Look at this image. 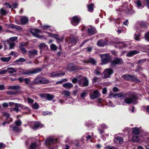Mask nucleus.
<instances>
[{
    "mask_svg": "<svg viewBox=\"0 0 149 149\" xmlns=\"http://www.w3.org/2000/svg\"><path fill=\"white\" fill-rule=\"evenodd\" d=\"M123 138L121 137H115L114 139V141L115 143H118L120 144H122L123 143Z\"/></svg>",
    "mask_w": 149,
    "mask_h": 149,
    "instance_id": "22",
    "label": "nucleus"
},
{
    "mask_svg": "<svg viewBox=\"0 0 149 149\" xmlns=\"http://www.w3.org/2000/svg\"><path fill=\"white\" fill-rule=\"evenodd\" d=\"M39 47L41 50L44 49H47L48 48L47 45L43 43L40 44L39 45Z\"/></svg>",
    "mask_w": 149,
    "mask_h": 149,
    "instance_id": "31",
    "label": "nucleus"
},
{
    "mask_svg": "<svg viewBox=\"0 0 149 149\" xmlns=\"http://www.w3.org/2000/svg\"><path fill=\"white\" fill-rule=\"evenodd\" d=\"M6 145L2 143H0V148H5Z\"/></svg>",
    "mask_w": 149,
    "mask_h": 149,
    "instance_id": "63",
    "label": "nucleus"
},
{
    "mask_svg": "<svg viewBox=\"0 0 149 149\" xmlns=\"http://www.w3.org/2000/svg\"><path fill=\"white\" fill-rule=\"evenodd\" d=\"M101 80V79L100 77H94L93 79H92V82L93 83L100 81Z\"/></svg>",
    "mask_w": 149,
    "mask_h": 149,
    "instance_id": "41",
    "label": "nucleus"
},
{
    "mask_svg": "<svg viewBox=\"0 0 149 149\" xmlns=\"http://www.w3.org/2000/svg\"><path fill=\"white\" fill-rule=\"evenodd\" d=\"M45 97H46L48 100H51L55 97V96L53 95L47 94L45 95Z\"/></svg>",
    "mask_w": 149,
    "mask_h": 149,
    "instance_id": "32",
    "label": "nucleus"
},
{
    "mask_svg": "<svg viewBox=\"0 0 149 149\" xmlns=\"http://www.w3.org/2000/svg\"><path fill=\"white\" fill-rule=\"evenodd\" d=\"M136 6L138 8H142L144 7L141 3V1L139 0L137 1L136 2Z\"/></svg>",
    "mask_w": 149,
    "mask_h": 149,
    "instance_id": "30",
    "label": "nucleus"
},
{
    "mask_svg": "<svg viewBox=\"0 0 149 149\" xmlns=\"http://www.w3.org/2000/svg\"><path fill=\"white\" fill-rule=\"evenodd\" d=\"M28 21V18L24 16H22L20 20V22L22 24H26Z\"/></svg>",
    "mask_w": 149,
    "mask_h": 149,
    "instance_id": "19",
    "label": "nucleus"
},
{
    "mask_svg": "<svg viewBox=\"0 0 149 149\" xmlns=\"http://www.w3.org/2000/svg\"><path fill=\"white\" fill-rule=\"evenodd\" d=\"M50 48L52 50H56L57 49V47L54 44H52L50 45Z\"/></svg>",
    "mask_w": 149,
    "mask_h": 149,
    "instance_id": "47",
    "label": "nucleus"
},
{
    "mask_svg": "<svg viewBox=\"0 0 149 149\" xmlns=\"http://www.w3.org/2000/svg\"><path fill=\"white\" fill-rule=\"evenodd\" d=\"M27 45V43L26 42H22L21 44L20 47H24V46Z\"/></svg>",
    "mask_w": 149,
    "mask_h": 149,
    "instance_id": "59",
    "label": "nucleus"
},
{
    "mask_svg": "<svg viewBox=\"0 0 149 149\" xmlns=\"http://www.w3.org/2000/svg\"><path fill=\"white\" fill-rule=\"evenodd\" d=\"M88 92L86 91H83L82 92L80 96L82 98L86 96L87 95Z\"/></svg>",
    "mask_w": 149,
    "mask_h": 149,
    "instance_id": "43",
    "label": "nucleus"
},
{
    "mask_svg": "<svg viewBox=\"0 0 149 149\" xmlns=\"http://www.w3.org/2000/svg\"><path fill=\"white\" fill-rule=\"evenodd\" d=\"M85 62L87 63H90L92 65H95L96 63V61L92 58H89L86 60Z\"/></svg>",
    "mask_w": 149,
    "mask_h": 149,
    "instance_id": "23",
    "label": "nucleus"
},
{
    "mask_svg": "<svg viewBox=\"0 0 149 149\" xmlns=\"http://www.w3.org/2000/svg\"><path fill=\"white\" fill-rule=\"evenodd\" d=\"M113 73V70L110 68L105 69L104 71V78L109 77Z\"/></svg>",
    "mask_w": 149,
    "mask_h": 149,
    "instance_id": "9",
    "label": "nucleus"
},
{
    "mask_svg": "<svg viewBox=\"0 0 149 149\" xmlns=\"http://www.w3.org/2000/svg\"><path fill=\"white\" fill-rule=\"evenodd\" d=\"M87 30L88 33L89 35H92L95 34L96 32V29L91 26H89Z\"/></svg>",
    "mask_w": 149,
    "mask_h": 149,
    "instance_id": "15",
    "label": "nucleus"
},
{
    "mask_svg": "<svg viewBox=\"0 0 149 149\" xmlns=\"http://www.w3.org/2000/svg\"><path fill=\"white\" fill-rule=\"evenodd\" d=\"M41 84H45L49 82V81L45 78L41 77Z\"/></svg>",
    "mask_w": 149,
    "mask_h": 149,
    "instance_id": "38",
    "label": "nucleus"
},
{
    "mask_svg": "<svg viewBox=\"0 0 149 149\" xmlns=\"http://www.w3.org/2000/svg\"><path fill=\"white\" fill-rule=\"evenodd\" d=\"M27 100L28 101V102L29 103V104H33L34 102V100L30 98H27Z\"/></svg>",
    "mask_w": 149,
    "mask_h": 149,
    "instance_id": "51",
    "label": "nucleus"
},
{
    "mask_svg": "<svg viewBox=\"0 0 149 149\" xmlns=\"http://www.w3.org/2000/svg\"><path fill=\"white\" fill-rule=\"evenodd\" d=\"M9 43L10 46L9 49H14L15 45V42H9Z\"/></svg>",
    "mask_w": 149,
    "mask_h": 149,
    "instance_id": "42",
    "label": "nucleus"
},
{
    "mask_svg": "<svg viewBox=\"0 0 149 149\" xmlns=\"http://www.w3.org/2000/svg\"><path fill=\"white\" fill-rule=\"evenodd\" d=\"M15 106L18 108L19 107L22 109H24V107L23 105L19 103H15Z\"/></svg>",
    "mask_w": 149,
    "mask_h": 149,
    "instance_id": "46",
    "label": "nucleus"
},
{
    "mask_svg": "<svg viewBox=\"0 0 149 149\" xmlns=\"http://www.w3.org/2000/svg\"><path fill=\"white\" fill-rule=\"evenodd\" d=\"M31 107L33 109H37L39 108V105L37 103L35 102L34 104L32 105Z\"/></svg>",
    "mask_w": 149,
    "mask_h": 149,
    "instance_id": "39",
    "label": "nucleus"
},
{
    "mask_svg": "<svg viewBox=\"0 0 149 149\" xmlns=\"http://www.w3.org/2000/svg\"><path fill=\"white\" fill-rule=\"evenodd\" d=\"M18 92L17 91H8L6 93V94L8 95H14L17 94Z\"/></svg>",
    "mask_w": 149,
    "mask_h": 149,
    "instance_id": "44",
    "label": "nucleus"
},
{
    "mask_svg": "<svg viewBox=\"0 0 149 149\" xmlns=\"http://www.w3.org/2000/svg\"><path fill=\"white\" fill-rule=\"evenodd\" d=\"M105 149H117L114 147H111L109 146H107L105 147Z\"/></svg>",
    "mask_w": 149,
    "mask_h": 149,
    "instance_id": "64",
    "label": "nucleus"
},
{
    "mask_svg": "<svg viewBox=\"0 0 149 149\" xmlns=\"http://www.w3.org/2000/svg\"><path fill=\"white\" fill-rule=\"evenodd\" d=\"M102 62L106 64L109 62L111 59V57L108 54H103L101 56Z\"/></svg>",
    "mask_w": 149,
    "mask_h": 149,
    "instance_id": "2",
    "label": "nucleus"
},
{
    "mask_svg": "<svg viewBox=\"0 0 149 149\" xmlns=\"http://www.w3.org/2000/svg\"><path fill=\"white\" fill-rule=\"evenodd\" d=\"M100 94L97 90L93 91V94L91 95L90 98L92 100H94L98 97Z\"/></svg>",
    "mask_w": 149,
    "mask_h": 149,
    "instance_id": "17",
    "label": "nucleus"
},
{
    "mask_svg": "<svg viewBox=\"0 0 149 149\" xmlns=\"http://www.w3.org/2000/svg\"><path fill=\"white\" fill-rule=\"evenodd\" d=\"M75 67L74 64L73 63H71L68 65V68L67 69L70 71H73L75 69Z\"/></svg>",
    "mask_w": 149,
    "mask_h": 149,
    "instance_id": "26",
    "label": "nucleus"
},
{
    "mask_svg": "<svg viewBox=\"0 0 149 149\" xmlns=\"http://www.w3.org/2000/svg\"><path fill=\"white\" fill-rule=\"evenodd\" d=\"M108 40L106 39L100 40L97 42V45L100 47H103L107 45Z\"/></svg>",
    "mask_w": 149,
    "mask_h": 149,
    "instance_id": "11",
    "label": "nucleus"
},
{
    "mask_svg": "<svg viewBox=\"0 0 149 149\" xmlns=\"http://www.w3.org/2000/svg\"><path fill=\"white\" fill-rule=\"evenodd\" d=\"M8 72V70H0V74H5Z\"/></svg>",
    "mask_w": 149,
    "mask_h": 149,
    "instance_id": "54",
    "label": "nucleus"
},
{
    "mask_svg": "<svg viewBox=\"0 0 149 149\" xmlns=\"http://www.w3.org/2000/svg\"><path fill=\"white\" fill-rule=\"evenodd\" d=\"M50 27V26L47 25H43L42 26V28L43 30H47L49 29Z\"/></svg>",
    "mask_w": 149,
    "mask_h": 149,
    "instance_id": "58",
    "label": "nucleus"
},
{
    "mask_svg": "<svg viewBox=\"0 0 149 149\" xmlns=\"http://www.w3.org/2000/svg\"><path fill=\"white\" fill-rule=\"evenodd\" d=\"M41 69L40 68H37L32 70H27L24 72L23 73V74L29 75L31 74H35L40 72Z\"/></svg>",
    "mask_w": 149,
    "mask_h": 149,
    "instance_id": "7",
    "label": "nucleus"
},
{
    "mask_svg": "<svg viewBox=\"0 0 149 149\" xmlns=\"http://www.w3.org/2000/svg\"><path fill=\"white\" fill-rule=\"evenodd\" d=\"M57 141L56 139L49 137L46 139L45 141V144L47 146L49 147L50 145L56 143Z\"/></svg>",
    "mask_w": 149,
    "mask_h": 149,
    "instance_id": "10",
    "label": "nucleus"
},
{
    "mask_svg": "<svg viewBox=\"0 0 149 149\" xmlns=\"http://www.w3.org/2000/svg\"><path fill=\"white\" fill-rule=\"evenodd\" d=\"M41 31L38 29H35L32 30L31 31V33L33 35V36L38 38H42V36L41 35H39L38 33H40Z\"/></svg>",
    "mask_w": 149,
    "mask_h": 149,
    "instance_id": "13",
    "label": "nucleus"
},
{
    "mask_svg": "<svg viewBox=\"0 0 149 149\" xmlns=\"http://www.w3.org/2000/svg\"><path fill=\"white\" fill-rule=\"evenodd\" d=\"M132 132L135 134H138L140 132V129L137 127H134L132 128Z\"/></svg>",
    "mask_w": 149,
    "mask_h": 149,
    "instance_id": "33",
    "label": "nucleus"
},
{
    "mask_svg": "<svg viewBox=\"0 0 149 149\" xmlns=\"http://www.w3.org/2000/svg\"><path fill=\"white\" fill-rule=\"evenodd\" d=\"M131 8H130L128 5L127 3H124L123 5L120 6L118 8V10L119 11H125L127 13H129L130 11Z\"/></svg>",
    "mask_w": 149,
    "mask_h": 149,
    "instance_id": "3",
    "label": "nucleus"
},
{
    "mask_svg": "<svg viewBox=\"0 0 149 149\" xmlns=\"http://www.w3.org/2000/svg\"><path fill=\"white\" fill-rule=\"evenodd\" d=\"M17 37H13L10 38V39L11 41H14L17 40Z\"/></svg>",
    "mask_w": 149,
    "mask_h": 149,
    "instance_id": "61",
    "label": "nucleus"
},
{
    "mask_svg": "<svg viewBox=\"0 0 149 149\" xmlns=\"http://www.w3.org/2000/svg\"><path fill=\"white\" fill-rule=\"evenodd\" d=\"M138 97L137 95L134 93H130L129 96L126 97L124 100L125 102L127 104H130L133 101L137 100Z\"/></svg>",
    "mask_w": 149,
    "mask_h": 149,
    "instance_id": "1",
    "label": "nucleus"
},
{
    "mask_svg": "<svg viewBox=\"0 0 149 149\" xmlns=\"http://www.w3.org/2000/svg\"><path fill=\"white\" fill-rule=\"evenodd\" d=\"M78 84L81 86H87L88 84V81L86 77H83L79 80Z\"/></svg>",
    "mask_w": 149,
    "mask_h": 149,
    "instance_id": "4",
    "label": "nucleus"
},
{
    "mask_svg": "<svg viewBox=\"0 0 149 149\" xmlns=\"http://www.w3.org/2000/svg\"><path fill=\"white\" fill-rule=\"evenodd\" d=\"M62 95H65L66 97H68L70 96V93L69 91L65 90L63 91V93H62Z\"/></svg>",
    "mask_w": 149,
    "mask_h": 149,
    "instance_id": "36",
    "label": "nucleus"
},
{
    "mask_svg": "<svg viewBox=\"0 0 149 149\" xmlns=\"http://www.w3.org/2000/svg\"><path fill=\"white\" fill-rule=\"evenodd\" d=\"M94 4L93 3H91L87 5V7L88 11L91 13L93 11Z\"/></svg>",
    "mask_w": 149,
    "mask_h": 149,
    "instance_id": "28",
    "label": "nucleus"
},
{
    "mask_svg": "<svg viewBox=\"0 0 149 149\" xmlns=\"http://www.w3.org/2000/svg\"><path fill=\"white\" fill-rule=\"evenodd\" d=\"M31 140L30 139H29L28 140L26 141L25 142V144L27 146H28V148L29 149H35L36 147V143H31V145L30 147L29 146V143H30L31 142L30 141Z\"/></svg>",
    "mask_w": 149,
    "mask_h": 149,
    "instance_id": "16",
    "label": "nucleus"
},
{
    "mask_svg": "<svg viewBox=\"0 0 149 149\" xmlns=\"http://www.w3.org/2000/svg\"><path fill=\"white\" fill-rule=\"evenodd\" d=\"M7 70H8V72L10 74H12L14 72H16V70L15 68H8Z\"/></svg>",
    "mask_w": 149,
    "mask_h": 149,
    "instance_id": "35",
    "label": "nucleus"
},
{
    "mask_svg": "<svg viewBox=\"0 0 149 149\" xmlns=\"http://www.w3.org/2000/svg\"><path fill=\"white\" fill-rule=\"evenodd\" d=\"M49 35L55 38L57 40L59 41H62L63 39V37H59L58 35L56 34H53L51 33H49Z\"/></svg>",
    "mask_w": 149,
    "mask_h": 149,
    "instance_id": "25",
    "label": "nucleus"
},
{
    "mask_svg": "<svg viewBox=\"0 0 149 149\" xmlns=\"http://www.w3.org/2000/svg\"><path fill=\"white\" fill-rule=\"evenodd\" d=\"M38 53V51L36 50H29L28 52L29 56L31 58H33Z\"/></svg>",
    "mask_w": 149,
    "mask_h": 149,
    "instance_id": "18",
    "label": "nucleus"
},
{
    "mask_svg": "<svg viewBox=\"0 0 149 149\" xmlns=\"http://www.w3.org/2000/svg\"><path fill=\"white\" fill-rule=\"evenodd\" d=\"M25 83L26 84H28L30 83V80L29 79L27 78H26L24 79Z\"/></svg>",
    "mask_w": 149,
    "mask_h": 149,
    "instance_id": "57",
    "label": "nucleus"
},
{
    "mask_svg": "<svg viewBox=\"0 0 149 149\" xmlns=\"http://www.w3.org/2000/svg\"><path fill=\"white\" fill-rule=\"evenodd\" d=\"M41 77H37L34 80V82L36 84H41Z\"/></svg>",
    "mask_w": 149,
    "mask_h": 149,
    "instance_id": "29",
    "label": "nucleus"
},
{
    "mask_svg": "<svg viewBox=\"0 0 149 149\" xmlns=\"http://www.w3.org/2000/svg\"><path fill=\"white\" fill-rule=\"evenodd\" d=\"M65 74V72L61 70L53 72L51 75L52 77H58L63 76Z\"/></svg>",
    "mask_w": 149,
    "mask_h": 149,
    "instance_id": "8",
    "label": "nucleus"
},
{
    "mask_svg": "<svg viewBox=\"0 0 149 149\" xmlns=\"http://www.w3.org/2000/svg\"><path fill=\"white\" fill-rule=\"evenodd\" d=\"M23 54H26L27 52V50L24 47H20Z\"/></svg>",
    "mask_w": 149,
    "mask_h": 149,
    "instance_id": "48",
    "label": "nucleus"
},
{
    "mask_svg": "<svg viewBox=\"0 0 149 149\" xmlns=\"http://www.w3.org/2000/svg\"><path fill=\"white\" fill-rule=\"evenodd\" d=\"M123 78L125 80L131 81L135 82H137L139 81L136 78V77L134 76L130 75L129 74L123 75L122 76Z\"/></svg>",
    "mask_w": 149,
    "mask_h": 149,
    "instance_id": "5",
    "label": "nucleus"
},
{
    "mask_svg": "<svg viewBox=\"0 0 149 149\" xmlns=\"http://www.w3.org/2000/svg\"><path fill=\"white\" fill-rule=\"evenodd\" d=\"M33 128L35 129H37L39 127L42 128L43 126V125L40 123L38 122L33 123Z\"/></svg>",
    "mask_w": 149,
    "mask_h": 149,
    "instance_id": "27",
    "label": "nucleus"
},
{
    "mask_svg": "<svg viewBox=\"0 0 149 149\" xmlns=\"http://www.w3.org/2000/svg\"><path fill=\"white\" fill-rule=\"evenodd\" d=\"M63 86L66 89H70L73 86V85L71 83H65L63 85Z\"/></svg>",
    "mask_w": 149,
    "mask_h": 149,
    "instance_id": "24",
    "label": "nucleus"
},
{
    "mask_svg": "<svg viewBox=\"0 0 149 149\" xmlns=\"http://www.w3.org/2000/svg\"><path fill=\"white\" fill-rule=\"evenodd\" d=\"M14 90H19L20 89V87L19 86L16 85L13 86Z\"/></svg>",
    "mask_w": 149,
    "mask_h": 149,
    "instance_id": "60",
    "label": "nucleus"
},
{
    "mask_svg": "<svg viewBox=\"0 0 149 149\" xmlns=\"http://www.w3.org/2000/svg\"><path fill=\"white\" fill-rule=\"evenodd\" d=\"M11 58V56L7 57H3L1 58L0 59L2 61L7 62L10 61Z\"/></svg>",
    "mask_w": 149,
    "mask_h": 149,
    "instance_id": "34",
    "label": "nucleus"
},
{
    "mask_svg": "<svg viewBox=\"0 0 149 149\" xmlns=\"http://www.w3.org/2000/svg\"><path fill=\"white\" fill-rule=\"evenodd\" d=\"M123 63V61L121 58H116L111 62V65L114 66L116 65L121 64Z\"/></svg>",
    "mask_w": 149,
    "mask_h": 149,
    "instance_id": "6",
    "label": "nucleus"
},
{
    "mask_svg": "<svg viewBox=\"0 0 149 149\" xmlns=\"http://www.w3.org/2000/svg\"><path fill=\"white\" fill-rule=\"evenodd\" d=\"M80 18L78 17L77 16H75L72 17L71 20L72 24L74 26L77 25L80 21Z\"/></svg>",
    "mask_w": 149,
    "mask_h": 149,
    "instance_id": "12",
    "label": "nucleus"
},
{
    "mask_svg": "<svg viewBox=\"0 0 149 149\" xmlns=\"http://www.w3.org/2000/svg\"><path fill=\"white\" fill-rule=\"evenodd\" d=\"M15 125L17 126H19L21 125L22 122L20 120L16 121L15 122Z\"/></svg>",
    "mask_w": 149,
    "mask_h": 149,
    "instance_id": "50",
    "label": "nucleus"
},
{
    "mask_svg": "<svg viewBox=\"0 0 149 149\" xmlns=\"http://www.w3.org/2000/svg\"><path fill=\"white\" fill-rule=\"evenodd\" d=\"M146 61V59H142L139 60L138 61V64H139L141 63H143Z\"/></svg>",
    "mask_w": 149,
    "mask_h": 149,
    "instance_id": "53",
    "label": "nucleus"
},
{
    "mask_svg": "<svg viewBox=\"0 0 149 149\" xmlns=\"http://www.w3.org/2000/svg\"><path fill=\"white\" fill-rule=\"evenodd\" d=\"M4 5L6 6V7L7 8H12V5H11L10 3L7 2H5L4 3Z\"/></svg>",
    "mask_w": 149,
    "mask_h": 149,
    "instance_id": "56",
    "label": "nucleus"
},
{
    "mask_svg": "<svg viewBox=\"0 0 149 149\" xmlns=\"http://www.w3.org/2000/svg\"><path fill=\"white\" fill-rule=\"evenodd\" d=\"M3 116L6 117L7 120H9V121H6L3 123L2 125H5L6 123L9 124L10 122L12 121V119L10 117V115L9 113L6 112H3Z\"/></svg>",
    "mask_w": 149,
    "mask_h": 149,
    "instance_id": "14",
    "label": "nucleus"
},
{
    "mask_svg": "<svg viewBox=\"0 0 149 149\" xmlns=\"http://www.w3.org/2000/svg\"><path fill=\"white\" fill-rule=\"evenodd\" d=\"M143 3L149 9V0H144Z\"/></svg>",
    "mask_w": 149,
    "mask_h": 149,
    "instance_id": "45",
    "label": "nucleus"
},
{
    "mask_svg": "<svg viewBox=\"0 0 149 149\" xmlns=\"http://www.w3.org/2000/svg\"><path fill=\"white\" fill-rule=\"evenodd\" d=\"M109 98H115L116 97V94L113 93H111L109 95Z\"/></svg>",
    "mask_w": 149,
    "mask_h": 149,
    "instance_id": "52",
    "label": "nucleus"
},
{
    "mask_svg": "<svg viewBox=\"0 0 149 149\" xmlns=\"http://www.w3.org/2000/svg\"><path fill=\"white\" fill-rule=\"evenodd\" d=\"M9 127L10 128H12L13 131L15 132H19L22 130V129L19 127L15 126L13 125H10Z\"/></svg>",
    "mask_w": 149,
    "mask_h": 149,
    "instance_id": "20",
    "label": "nucleus"
},
{
    "mask_svg": "<svg viewBox=\"0 0 149 149\" xmlns=\"http://www.w3.org/2000/svg\"><path fill=\"white\" fill-rule=\"evenodd\" d=\"M0 13L1 15H4L7 14L8 12L6 10L2 8L0 10Z\"/></svg>",
    "mask_w": 149,
    "mask_h": 149,
    "instance_id": "37",
    "label": "nucleus"
},
{
    "mask_svg": "<svg viewBox=\"0 0 149 149\" xmlns=\"http://www.w3.org/2000/svg\"><path fill=\"white\" fill-rule=\"evenodd\" d=\"M25 61H26V60L24 58H20L19 59L17 60H16V62H24Z\"/></svg>",
    "mask_w": 149,
    "mask_h": 149,
    "instance_id": "49",
    "label": "nucleus"
},
{
    "mask_svg": "<svg viewBox=\"0 0 149 149\" xmlns=\"http://www.w3.org/2000/svg\"><path fill=\"white\" fill-rule=\"evenodd\" d=\"M139 53L136 50L131 51L127 54V56L128 57L132 56L133 55Z\"/></svg>",
    "mask_w": 149,
    "mask_h": 149,
    "instance_id": "21",
    "label": "nucleus"
},
{
    "mask_svg": "<svg viewBox=\"0 0 149 149\" xmlns=\"http://www.w3.org/2000/svg\"><path fill=\"white\" fill-rule=\"evenodd\" d=\"M140 139L138 136H134L132 137V140L134 142H137L139 141Z\"/></svg>",
    "mask_w": 149,
    "mask_h": 149,
    "instance_id": "40",
    "label": "nucleus"
},
{
    "mask_svg": "<svg viewBox=\"0 0 149 149\" xmlns=\"http://www.w3.org/2000/svg\"><path fill=\"white\" fill-rule=\"evenodd\" d=\"M116 97H121L123 96L122 93H120L117 94H116Z\"/></svg>",
    "mask_w": 149,
    "mask_h": 149,
    "instance_id": "62",
    "label": "nucleus"
},
{
    "mask_svg": "<svg viewBox=\"0 0 149 149\" xmlns=\"http://www.w3.org/2000/svg\"><path fill=\"white\" fill-rule=\"evenodd\" d=\"M145 38L146 40H149V32L145 34Z\"/></svg>",
    "mask_w": 149,
    "mask_h": 149,
    "instance_id": "55",
    "label": "nucleus"
}]
</instances>
